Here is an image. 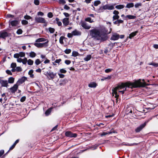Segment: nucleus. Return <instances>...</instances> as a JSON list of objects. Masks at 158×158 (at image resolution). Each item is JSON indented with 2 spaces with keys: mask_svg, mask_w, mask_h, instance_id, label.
<instances>
[{
  "mask_svg": "<svg viewBox=\"0 0 158 158\" xmlns=\"http://www.w3.org/2000/svg\"><path fill=\"white\" fill-rule=\"evenodd\" d=\"M22 23L23 25H26L28 23V22L26 20H23L22 21Z\"/></svg>",
  "mask_w": 158,
  "mask_h": 158,
  "instance_id": "nucleus-46",
  "label": "nucleus"
},
{
  "mask_svg": "<svg viewBox=\"0 0 158 158\" xmlns=\"http://www.w3.org/2000/svg\"><path fill=\"white\" fill-rule=\"evenodd\" d=\"M72 33L73 35H79L81 34V32L78 31L77 30L73 31Z\"/></svg>",
  "mask_w": 158,
  "mask_h": 158,
  "instance_id": "nucleus-21",
  "label": "nucleus"
},
{
  "mask_svg": "<svg viewBox=\"0 0 158 158\" xmlns=\"http://www.w3.org/2000/svg\"><path fill=\"white\" fill-rule=\"evenodd\" d=\"M49 31L51 33H53L55 31V29L54 28H52L51 27H50L48 28Z\"/></svg>",
  "mask_w": 158,
  "mask_h": 158,
  "instance_id": "nucleus-44",
  "label": "nucleus"
},
{
  "mask_svg": "<svg viewBox=\"0 0 158 158\" xmlns=\"http://www.w3.org/2000/svg\"><path fill=\"white\" fill-rule=\"evenodd\" d=\"M134 6V4L133 3H128L126 6V7L128 8H132Z\"/></svg>",
  "mask_w": 158,
  "mask_h": 158,
  "instance_id": "nucleus-30",
  "label": "nucleus"
},
{
  "mask_svg": "<svg viewBox=\"0 0 158 158\" xmlns=\"http://www.w3.org/2000/svg\"><path fill=\"white\" fill-rule=\"evenodd\" d=\"M6 72L7 74L9 75H12V73H11V71L9 70H6Z\"/></svg>",
  "mask_w": 158,
  "mask_h": 158,
  "instance_id": "nucleus-58",
  "label": "nucleus"
},
{
  "mask_svg": "<svg viewBox=\"0 0 158 158\" xmlns=\"http://www.w3.org/2000/svg\"><path fill=\"white\" fill-rule=\"evenodd\" d=\"M64 63L67 65L71 63V61L69 60H65Z\"/></svg>",
  "mask_w": 158,
  "mask_h": 158,
  "instance_id": "nucleus-62",
  "label": "nucleus"
},
{
  "mask_svg": "<svg viewBox=\"0 0 158 158\" xmlns=\"http://www.w3.org/2000/svg\"><path fill=\"white\" fill-rule=\"evenodd\" d=\"M36 55V53L34 52H31L29 53V56L31 58L35 57Z\"/></svg>",
  "mask_w": 158,
  "mask_h": 158,
  "instance_id": "nucleus-35",
  "label": "nucleus"
},
{
  "mask_svg": "<svg viewBox=\"0 0 158 158\" xmlns=\"http://www.w3.org/2000/svg\"><path fill=\"white\" fill-rule=\"evenodd\" d=\"M56 73H53V72H50L48 73V72H47L46 73V74H45V75L47 76H49L50 77L49 79H53L56 76Z\"/></svg>",
  "mask_w": 158,
  "mask_h": 158,
  "instance_id": "nucleus-7",
  "label": "nucleus"
},
{
  "mask_svg": "<svg viewBox=\"0 0 158 158\" xmlns=\"http://www.w3.org/2000/svg\"><path fill=\"white\" fill-rule=\"evenodd\" d=\"M101 3V2L100 1L98 0L96 1H95L94 3V5L95 6H97L98 5L100 4Z\"/></svg>",
  "mask_w": 158,
  "mask_h": 158,
  "instance_id": "nucleus-42",
  "label": "nucleus"
},
{
  "mask_svg": "<svg viewBox=\"0 0 158 158\" xmlns=\"http://www.w3.org/2000/svg\"><path fill=\"white\" fill-rule=\"evenodd\" d=\"M0 83L1 87H7L8 86V81L6 80L0 79Z\"/></svg>",
  "mask_w": 158,
  "mask_h": 158,
  "instance_id": "nucleus-10",
  "label": "nucleus"
},
{
  "mask_svg": "<svg viewBox=\"0 0 158 158\" xmlns=\"http://www.w3.org/2000/svg\"><path fill=\"white\" fill-rule=\"evenodd\" d=\"M117 131H115V130H114V129L113 128H112L110 131L109 132H108V133L109 134H111L112 133H117Z\"/></svg>",
  "mask_w": 158,
  "mask_h": 158,
  "instance_id": "nucleus-51",
  "label": "nucleus"
},
{
  "mask_svg": "<svg viewBox=\"0 0 158 158\" xmlns=\"http://www.w3.org/2000/svg\"><path fill=\"white\" fill-rule=\"evenodd\" d=\"M113 69H107L105 70L106 73H108L111 72Z\"/></svg>",
  "mask_w": 158,
  "mask_h": 158,
  "instance_id": "nucleus-60",
  "label": "nucleus"
},
{
  "mask_svg": "<svg viewBox=\"0 0 158 158\" xmlns=\"http://www.w3.org/2000/svg\"><path fill=\"white\" fill-rule=\"evenodd\" d=\"M65 135L67 137H77V135L76 133H73L70 131H67L65 133Z\"/></svg>",
  "mask_w": 158,
  "mask_h": 158,
  "instance_id": "nucleus-4",
  "label": "nucleus"
},
{
  "mask_svg": "<svg viewBox=\"0 0 158 158\" xmlns=\"http://www.w3.org/2000/svg\"><path fill=\"white\" fill-rule=\"evenodd\" d=\"M112 47H113V46H114L115 45L117 46V47H121L122 45V44L121 43H114V44H112Z\"/></svg>",
  "mask_w": 158,
  "mask_h": 158,
  "instance_id": "nucleus-28",
  "label": "nucleus"
},
{
  "mask_svg": "<svg viewBox=\"0 0 158 158\" xmlns=\"http://www.w3.org/2000/svg\"><path fill=\"white\" fill-rule=\"evenodd\" d=\"M67 39V38H65L63 36H61L60 37V39H59V42L60 43L62 44H64V42H63V40L64 39Z\"/></svg>",
  "mask_w": 158,
  "mask_h": 158,
  "instance_id": "nucleus-27",
  "label": "nucleus"
},
{
  "mask_svg": "<svg viewBox=\"0 0 158 158\" xmlns=\"http://www.w3.org/2000/svg\"><path fill=\"white\" fill-rule=\"evenodd\" d=\"M19 54V57H24L25 55V53L22 52H20Z\"/></svg>",
  "mask_w": 158,
  "mask_h": 158,
  "instance_id": "nucleus-55",
  "label": "nucleus"
},
{
  "mask_svg": "<svg viewBox=\"0 0 158 158\" xmlns=\"http://www.w3.org/2000/svg\"><path fill=\"white\" fill-rule=\"evenodd\" d=\"M49 42V40H47L46 42L45 43H41V48H46L48 46V43Z\"/></svg>",
  "mask_w": 158,
  "mask_h": 158,
  "instance_id": "nucleus-25",
  "label": "nucleus"
},
{
  "mask_svg": "<svg viewBox=\"0 0 158 158\" xmlns=\"http://www.w3.org/2000/svg\"><path fill=\"white\" fill-rule=\"evenodd\" d=\"M18 86L17 84H16L10 89L12 93H15L17 91L18 88Z\"/></svg>",
  "mask_w": 158,
  "mask_h": 158,
  "instance_id": "nucleus-9",
  "label": "nucleus"
},
{
  "mask_svg": "<svg viewBox=\"0 0 158 158\" xmlns=\"http://www.w3.org/2000/svg\"><path fill=\"white\" fill-rule=\"evenodd\" d=\"M115 8L117 10H120L124 8L125 6L123 5H118L115 6Z\"/></svg>",
  "mask_w": 158,
  "mask_h": 158,
  "instance_id": "nucleus-23",
  "label": "nucleus"
},
{
  "mask_svg": "<svg viewBox=\"0 0 158 158\" xmlns=\"http://www.w3.org/2000/svg\"><path fill=\"white\" fill-rule=\"evenodd\" d=\"M100 31L107 35L109 33H108V30L105 28L102 29Z\"/></svg>",
  "mask_w": 158,
  "mask_h": 158,
  "instance_id": "nucleus-31",
  "label": "nucleus"
},
{
  "mask_svg": "<svg viewBox=\"0 0 158 158\" xmlns=\"http://www.w3.org/2000/svg\"><path fill=\"white\" fill-rule=\"evenodd\" d=\"M16 70L17 72H21L22 70V68L20 67H16Z\"/></svg>",
  "mask_w": 158,
  "mask_h": 158,
  "instance_id": "nucleus-53",
  "label": "nucleus"
},
{
  "mask_svg": "<svg viewBox=\"0 0 158 158\" xmlns=\"http://www.w3.org/2000/svg\"><path fill=\"white\" fill-rule=\"evenodd\" d=\"M52 108L51 107L48 109L45 112V114L46 116H48L51 112Z\"/></svg>",
  "mask_w": 158,
  "mask_h": 158,
  "instance_id": "nucleus-29",
  "label": "nucleus"
},
{
  "mask_svg": "<svg viewBox=\"0 0 158 158\" xmlns=\"http://www.w3.org/2000/svg\"><path fill=\"white\" fill-rule=\"evenodd\" d=\"M152 117L149 118L146 121L143 123L141 124L139 126L135 129V131L137 133L139 132L145 127L147 123L152 119Z\"/></svg>",
  "mask_w": 158,
  "mask_h": 158,
  "instance_id": "nucleus-2",
  "label": "nucleus"
},
{
  "mask_svg": "<svg viewBox=\"0 0 158 158\" xmlns=\"http://www.w3.org/2000/svg\"><path fill=\"white\" fill-rule=\"evenodd\" d=\"M48 16L49 18H52L53 16V15L52 12H50L48 14Z\"/></svg>",
  "mask_w": 158,
  "mask_h": 158,
  "instance_id": "nucleus-54",
  "label": "nucleus"
},
{
  "mask_svg": "<svg viewBox=\"0 0 158 158\" xmlns=\"http://www.w3.org/2000/svg\"><path fill=\"white\" fill-rule=\"evenodd\" d=\"M23 31L21 29H19L17 30V31H16V33L18 35L21 34L23 33Z\"/></svg>",
  "mask_w": 158,
  "mask_h": 158,
  "instance_id": "nucleus-45",
  "label": "nucleus"
},
{
  "mask_svg": "<svg viewBox=\"0 0 158 158\" xmlns=\"http://www.w3.org/2000/svg\"><path fill=\"white\" fill-rule=\"evenodd\" d=\"M119 17H120L118 15H114L112 17L113 21L117 20L119 19Z\"/></svg>",
  "mask_w": 158,
  "mask_h": 158,
  "instance_id": "nucleus-37",
  "label": "nucleus"
},
{
  "mask_svg": "<svg viewBox=\"0 0 158 158\" xmlns=\"http://www.w3.org/2000/svg\"><path fill=\"white\" fill-rule=\"evenodd\" d=\"M100 34V31L96 29H93L90 31V35L93 37H98Z\"/></svg>",
  "mask_w": 158,
  "mask_h": 158,
  "instance_id": "nucleus-3",
  "label": "nucleus"
},
{
  "mask_svg": "<svg viewBox=\"0 0 158 158\" xmlns=\"http://www.w3.org/2000/svg\"><path fill=\"white\" fill-rule=\"evenodd\" d=\"M81 26L84 28L86 29H89L91 27L90 26L88 25L85 22H83L82 23Z\"/></svg>",
  "mask_w": 158,
  "mask_h": 158,
  "instance_id": "nucleus-19",
  "label": "nucleus"
},
{
  "mask_svg": "<svg viewBox=\"0 0 158 158\" xmlns=\"http://www.w3.org/2000/svg\"><path fill=\"white\" fill-rule=\"evenodd\" d=\"M31 17L29 15H26L24 16V18L28 20L31 19Z\"/></svg>",
  "mask_w": 158,
  "mask_h": 158,
  "instance_id": "nucleus-61",
  "label": "nucleus"
},
{
  "mask_svg": "<svg viewBox=\"0 0 158 158\" xmlns=\"http://www.w3.org/2000/svg\"><path fill=\"white\" fill-rule=\"evenodd\" d=\"M91 18L90 17H88L85 19L86 21L89 22L90 23H92L93 21L91 20Z\"/></svg>",
  "mask_w": 158,
  "mask_h": 158,
  "instance_id": "nucleus-48",
  "label": "nucleus"
},
{
  "mask_svg": "<svg viewBox=\"0 0 158 158\" xmlns=\"http://www.w3.org/2000/svg\"><path fill=\"white\" fill-rule=\"evenodd\" d=\"M142 4L141 3H136L135 5V7L136 8H138L139 6H141Z\"/></svg>",
  "mask_w": 158,
  "mask_h": 158,
  "instance_id": "nucleus-50",
  "label": "nucleus"
},
{
  "mask_svg": "<svg viewBox=\"0 0 158 158\" xmlns=\"http://www.w3.org/2000/svg\"><path fill=\"white\" fill-rule=\"evenodd\" d=\"M59 3L60 4H64L66 3L64 0H59Z\"/></svg>",
  "mask_w": 158,
  "mask_h": 158,
  "instance_id": "nucleus-57",
  "label": "nucleus"
},
{
  "mask_svg": "<svg viewBox=\"0 0 158 158\" xmlns=\"http://www.w3.org/2000/svg\"><path fill=\"white\" fill-rule=\"evenodd\" d=\"M71 52V50L70 49H66L64 51V52L67 54H69Z\"/></svg>",
  "mask_w": 158,
  "mask_h": 158,
  "instance_id": "nucleus-47",
  "label": "nucleus"
},
{
  "mask_svg": "<svg viewBox=\"0 0 158 158\" xmlns=\"http://www.w3.org/2000/svg\"><path fill=\"white\" fill-rule=\"evenodd\" d=\"M126 18H127L128 19H135L136 18V17L135 16L131 15H126Z\"/></svg>",
  "mask_w": 158,
  "mask_h": 158,
  "instance_id": "nucleus-24",
  "label": "nucleus"
},
{
  "mask_svg": "<svg viewBox=\"0 0 158 158\" xmlns=\"http://www.w3.org/2000/svg\"><path fill=\"white\" fill-rule=\"evenodd\" d=\"M15 78L12 77H10L8 78V82L9 83H13L14 82Z\"/></svg>",
  "mask_w": 158,
  "mask_h": 158,
  "instance_id": "nucleus-32",
  "label": "nucleus"
},
{
  "mask_svg": "<svg viewBox=\"0 0 158 158\" xmlns=\"http://www.w3.org/2000/svg\"><path fill=\"white\" fill-rule=\"evenodd\" d=\"M33 70H30L28 72V74L30 75L31 77L33 78L34 77V75L33 74Z\"/></svg>",
  "mask_w": 158,
  "mask_h": 158,
  "instance_id": "nucleus-33",
  "label": "nucleus"
},
{
  "mask_svg": "<svg viewBox=\"0 0 158 158\" xmlns=\"http://www.w3.org/2000/svg\"><path fill=\"white\" fill-rule=\"evenodd\" d=\"M48 40L47 39H46L44 38H39L35 40V42H44L46 40Z\"/></svg>",
  "mask_w": 158,
  "mask_h": 158,
  "instance_id": "nucleus-26",
  "label": "nucleus"
},
{
  "mask_svg": "<svg viewBox=\"0 0 158 158\" xmlns=\"http://www.w3.org/2000/svg\"><path fill=\"white\" fill-rule=\"evenodd\" d=\"M34 3L36 5H38L40 4V2L39 0H34Z\"/></svg>",
  "mask_w": 158,
  "mask_h": 158,
  "instance_id": "nucleus-59",
  "label": "nucleus"
},
{
  "mask_svg": "<svg viewBox=\"0 0 158 158\" xmlns=\"http://www.w3.org/2000/svg\"><path fill=\"white\" fill-rule=\"evenodd\" d=\"M56 21V23L59 26H61L62 25V23L60 21H59V19L58 18H56L55 19Z\"/></svg>",
  "mask_w": 158,
  "mask_h": 158,
  "instance_id": "nucleus-38",
  "label": "nucleus"
},
{
  "mask_svg": "<svg viewBox=\"0 0 158 158\" xmlns=\"http://www.w3.org/2000/svg\"><path fill=\"white\" fill-rule=\"evenodd\" d=\"M69 19L68 18H65L63 20V23L64 25L66 26L69 24Z\"/></svg>",
  "mask_w": 158,
  "mask_h": 158,
  "instance_id": "nucleus-16",
  "label": "nucleus"
},
{
  "mask_svg": "<svg viewBox=\"0 0 158 158\" xmlns=\"http://www.w3.org/2000/svg\"><path fill=\"white\" fill-rule=\"evenodd\" d=\"M117 87H115L112 89V94L113 96H114V94L115 95V96H114V98H118L119 97V95L118 94V93L117 92V90H118V89H117Z\"/></svg>",
  "mask_w": 158,
  "mask_h": 158,
  "instance_id": "nucleus-12",
  "label": "nucleus"
},
{
  "mask_svg": "<svg viewBox=\"0 0 158 158\" xmlns=\"http://www.w3.org/2000/svg\"><path fill=\"white\" fill-rule=\"evenodd\" d=\"M79 54L77 52L75 51H73L72 56L74 57H76L79 56Z\"/></svg>",
  "mask_w": 158,
  "mask_h": 158,
  "instance_id": "nucleus-36",
  "label": "nucleus"
},
{
  "mask_svg": "<svg viewBox=\"0 0 158 158\" xmlns=\"http://www.w3.org/2000/svg\"><path fill=\"white\" fill-rule=\"evenodd\" d=\"M60 72L61 73H65L67 72V71L64 69H60Z\"/></svg>",
  "mask_w": 158,
  "mask_h": 158,
  "instance_id": "nucleus-52",
  "label": "nucleus"
},
{
  "mask_svg": "<svg viewBox=\"0 0 158 158\" xmlns=\"http://www.w3.org/2000/svg\"><path fill=\"white\" fill-rule=\"evenodd\" d=\"M58 125H56L55 127H53L52 128V129L51 130V132H52V131H55V130H57V128L58 127Z\"/></svg>",
  "mask_w": 158,
  "mask_h": 158,
  "instance_id": "nucleus-64",
  "label": "nucleus"
},
{
  "mask_svg": "<svg viewBox=\"0 0 158 158\" xmlns=\"http://www.w3.org/2000/svg\"><path fill=\"white\" fill-rule=\"evenodd\" d=\"M112 48L113 47H112V46H110V48L109 47L106 48L104 50V53L108 55H110V52L111 51Z\"/></svg>",
  "mask_w": 158,
  "mask_h": 158,
  "instance_id": "nucleus-13",
  "label": "nucleus"
},
{
  "mask_svg": "<svg viewBox=\"0 0 158 158\" xmlns=\"http://www.w3.org/2000/svg\"><path fill=\"white\" fill-rule=\"evenodd\" d=\"M120 37V35L116 33H114L112 35L110 40H118Z\"/></svg>",
  "mask_w": 158,
  "mask_h": 158,
  "instance_id": "nucleus-11",
  "label": "nucleus"
},
{
  "mask_svg": "<svg viewBox=\"0 0 158 158\" xmlns=\"http://www.w3.org/2000/svg\"><path fill=\"white\" fill-rule=\"evenodd\" d=\"M91 58V56L90 55H87L86 57L84 58V60L85 61H88L90 60Z\"/></svg>",
  "mask_w": 158,
  "mask_h": 158,
  "instance_id": "nucleus-34",
  "label": "nucleus"
},
{
  "mask_svg": "<svg viewBox=\"0 0 158 158\" xmlns=\"http://www.w3.org/2000/svg\"><path fill=\"white\" fill-rule=\"evenodd\" d=\"M138 32L137 31L132 32L130 34L129 36V38L131 39H132V38L135 36Z\"/></svg>",
  "mask_w": 158,
  "mask_h": 158,
  "instance_id": "nucleus-20",
  "label": "nucleus"
},
{
  "mask_svg": "<svg viewBox=\"0 0 158 158\" xmlns=\"http://www.w3.org/2000/svg\"><path fill=\"white\" fill-rule=\"evenodd\" d=\"M26 99V97L25 96L22 97L20 99V101L21 102H23L25 101Z\"/></svg>",
  "mask_w": 158,
  "mask_h": 158,
  "instance_id": "nucleus-56",
  "label": "nucleus"
},
{
  "mask_svg": "<svg viewBox=\"0 0 158 158\" xmlns=\"http://www.w3.org/2000/svg\"><path fill=\"white\" fill-rule=\"evenodd\" d=\"M10 24L12 26H16L19 24V22L17 20H14L11 21L10 22Z\"/></svg>",
  "mask_w": 158,
  "mask_h": 158,
  "instance_id": "nucleus-17",
  "label": "nucleus"
},
{
  "mask_svg": "<svg viewBox=\"0 0 158 158\" xmlns=\"http://www.w3.org/2000/svg\"><path fill=\"white\" fill-rule=\"evenodd\" d=\"M19 57V53H15L14 54V57L15 58H18Z\"/></svg>",
  "mask_w": 158,
  "mask_h": 158,
  "instance_id": "nucleus-63",
  "label": "nucleus"
},
{
  "mask_svg": "<svg viewBox=\"0 0 158 158\" xmlns=\"http://www.w3.org/2000/svg\"><path fill=\"white\" fill-rule=\"evenodd\" d=\"M27 80V77L23 76L18 80L16 84H17L18 85H20L24 83Z\"/></svg>",
  "mask_w": 158,
  "mask_h": 158,
  "instance_id": "nucleus-8",
  "label": "nucleus"
},
{
  "mask_svg": "<svg viewBox=\"0 0 158 158\" xmlns=\"http://www.w3.org/2000/svg\"><path fill=\"white\" fill-rule=\"evenodd\" d=\"M67 82H68V81L67 80V79H66L60 80V81L59 85L60 86L64 85Z\"/></svg>",
  "mask_w": 158,
  "mask_h": 158,
  "instance_id": "nucleus-18",
  "label": "nucleus"
},
{
  "mask_svg": "<svg viewBox=\"0 0 158 158\" xmlns=\"http://www.w3.org/2000/svg\"><path fill=\"white\" fill-rule=\"evenodd\" d=\"M35 21L37 23H46V20L43 18L36 17H35Z\"/></svg>",
  "mask_w": 158,
  "mask_h": 158,
  "instance_id": "nucleus-5",
  "label": "nucleus"
},
{
  "mask_svg": "<svg viewBox=\"0 0 158 158\" xmlns=\"http://www.w3.org/2000/svg\"><path fill=\"white\" fill-rule=\"evenodd\" d=\"M16 64L15 63H12L10 65V67L12 68H15L16 67Z\"/></svg>",
  "mask_w": 158,
  "mask_h": 158,
  "instance_id": "nucleus-49",
  "label": "nucleus"
},
{
  "mask_svg": "<svg viewBox=\"0 0 158 158\" xmlns=\"http://www.w3.org/2000/svg\"><path fill=\"white\" fill-rule=\"evenodd\" d=\"M33 61L30 59H29L27 61V64L29 65H32L33 64Z\"/></svg>",
  "mask_w": 158,
  "mask_h": 158,
  "instance_id": "nucleus-41",
  "label": "nucleus"
},
{
  "mask_svg": "<svg viewBox=\"0 0 158 158\" xmlns=\"http://www.w3.org/2000/svg\"><path fill=\"white\" fill-rule=\"evenodd\" d=\"M34 45L38 48H41V43H35L34 44Z\"/></svg>",
  "mask_w": 158,
  "mask_h": 158,
  "instance_id": "nucleus-43",
  "label": "nucleus"
},
{
  "mask_svg": "<svg viewBox=\"0 0 158 158\" xmlns=\"http://www.w3.org/2000/svg\"><path fill=\"white\" fill-rule=\"evenodd\" d=\"M149 65H152L155 67H158V63H156L155 62H152L148 64Z\"/></svg>",
  "mask_w": 158,
  "mask_h": 158,
  "instance_id": "nucleus-39",
  "label": "nucleus"
},
{
  "mask_svg": "<svg viewBox=\"0 0 158 158\" xmlns=\"http://www.w3.org/2000/svg\"><path fill=\"white\" fill-rule=\"evenodd\" d=\"M141 79H139L133 82H131L130 81L125 83L122 82L120 85H118L116 87H117V89L119 90L126 87L133 89L138 87H144L148 85V84L144 82V79L142 80L143 81V82H141Z\"/></svg>",
  "mask_w": 158,
  "mask_h": 158,
  "instance_id": "nucleus-1",
  "label": "nucleus"
},
{
  "mask_svg": "<svg viewBox=\"0 0 158 158\" xmlns=\"http://www.w3.org/2000/svg\"><path fill=\"white\" fill-rule=\"evenodd\" d=\"M98 85V84L95 82H92L88 84V86L90 88H95Z\"/></svg>",
  "mask_w": 158,
  "mask_h": 158,
  "instance_id": "nucleus-14",
  "label": "nucleus"
},
{
  "mask_svg": "<svg viewBox=\"0 0 158 158\" xmlns=\"http://www.w3.org/2000/svg\"><path fill=\"white\" fill-rule=\"evenodd\" d=\"M116 4L115 3L111 5L107 4V10H114V6Z\"/></svg>",
  "mask_w": 158,
  "mask_h": 158,
  "instance_id": "nucleus-22",
  "label": "nucleus"
},
{
  "mask_svg": "<svg viewBox=\"0 0 158 158\" xmlns=\"http://www.w3.org/2000/svg\"><path fill=\"white\" fill-rule=\"evenodd\" d=\"M43 60H42L41 61H40V59H37L35 60V64L36 65H38L40 64L41 62L43 61Z\"/></svg>",
  "mask_w": 158,
  "mask_h": 158,
  "instance_id": "nucleus-40",
  "label": "nucleus"
},
{
  "mask_svg": "<svg viewBox=\"0 0 158 158\" xmlns=\"http://www.w3.org/2000/svg\"><path fill=\"white\" fill-rule=\"evenodd\" d=\"M98 37L100 38L101 40L103 41L106 40L108 38L107 35L105 33H102L100 31V34Z\"/></svg>",
  "mask_w": 158,
  "mask_h": 158,
  "instance_id": "nucleus-6",
  "label": "nucleus"
},
{
  "mask_svg": "<svg viewBox=\"0 0 158 158\" xmlns=\"http://www.w3.org/2000/svg\"><path fill=\"white\" fill-rule=\"evenodd\" d=\"M123 23V20L119 19L113 22V23L114 24H117L118 26H119L120 24Z\"/></svg>",
  "mask_w": 158,
  "mask_h": 158,
  "instance_id": "nucleus-15",
  "label": "nucleus"
}]
</instances>
